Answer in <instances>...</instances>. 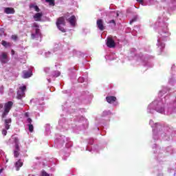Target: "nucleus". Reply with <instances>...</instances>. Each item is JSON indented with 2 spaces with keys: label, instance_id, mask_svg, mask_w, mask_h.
I'll list each match as a JSON object with an SVG mask.
<instances>
[{
  "label": "nucleus",
  "instance_id": "1",
  "mask_svg": "<svg viewBox=\"0 0 176 176\" xmlns=\"http://www.w3.org/2000/svg\"><path fill=\"white\" fill-rule=\"evenodd\" d=\"M56 25L58 30L61 31V32H67V30H65V29L61 26V25H65V18H64V16H60L58 18Z\"/></svg>",
  "mask_w": 176,
  "mask_h": 176
},
{
  "label": "nucleus",
  "instance_id": "2",
  "mask_svg": "<svg viewBox=\"0 0 176 176\" xmlns=\"http://www.w3.org/2000/svg\"><path fill=\"white\" fill-rule=\"evenodd\" d=\"M25 91H27V86L19 87L16 93L17 100H22L23 98L25 97Z\"/></svg>",
  "mask_w": 176,
  "mask_h": 176
},
{
  "label": "nucleus",
  "instance_id": "3",
  "mask_svg": "<svg viewBox=\"0 0 176 176\" xmlns=\"http://www.w3.org/2000/svg\"><path fill=\"white\" fill-rule=\"evenodd\" d=\"M12 107H13V102L9 101L4 104V111L2 114V118H5L6 116H8V113L10 112V110L12 109Z\"/></svg>",
  "mask_w": 176,
  "mask_h": 176
},
{
  "label": "nucleus",
  "instance_id": "4",
  "mask_svg": "<svg viewBox=\"0 0 176 176\" xmlns=\"http://www.w3.org/2000/svg\"><path fill=\"white\" fill-rule=\"evenodd\" d=\"M106 45L107 47L112 49L116 46V43H115V40L112 38V37H107Z\"/></svg>",
  "mask_w": 176,
  "mask_h": 176
},
{
  "label": "nucleus",
  "instance_id": "5",
  "mask_svg": "<svg viewBox=\"0 0 176 176\" xmlns=\"http://www.w3.org/2000/svg\"><path fill=\"white\" fill-rule=\"evenodd\" d=\"M0 61L1 64H8V61H9V59L8 58V54L6 52H2L1 54H0Z\"/></svg>",
  "mask_w": 176,
  "mask_h": 176
},
{
  "label": "nucleus",
  "instance_id": "6",
  "mask_svg": "<svg viewBox=\"0 0 176 176\" xmlns=\"http://www.w3.org/2000/svg\"><path fill=\"white\" fill-rule=\"evenodd\" d=\"M96 25L100 31H104L105 30V25H104V21L101 19H98L96 21Z\"/></svg>",
  "mask_w": 176,
  "mask_h": 176
},
{
  "label": "nucleus",
  "instance_id": "7",
  "mask_svg": "<svg viewBox=\"0 0 176 176\" xmlns=\"http://www.w3.org/2000/svg\"><path fill=\"white\" fill-rule=\"evenodd\" d=\"M67 22L69 23L72 27H75V25H76V16H75V15H72L67 19Z\"/></svg>",
  "mask_w": 176,
  "mask_h": 176
},
{
  "label": "nucleus",
  "instance_id": "8",
  "mask_svg": "<svg viewBox=\"0 0 176 176\" xmlns=\"http://www.w3.org/2000/svg\"><path fill=\"white\" fill-rule=\"evenodd\" d=\"M43 14L42 12H37L33 16L34 21H42Z\"/></svg>",
  "mask_w": 176,
  "mask_h": 176
},
{
  "label": "nucleus",
  "instance_id": "9",
  "mask_svg": "<svg viewBox=\"0 0 176 176\" xmlns=\"http://www.w3.org/2000/svg\"><path fill=\"white\" fill-rule=\"evenodd\" d=\"M23 79H28V78H31L32 76V72H31V70L23 71Z\"/></svg>",
  "mask_w": 176,
  "mask_h": 176
},
{
  "label": "nucleus",
  "instance_id": "10",
  "mask_svg": "<svg viewBox=\"0 0 176 176\" xmlns=\"http://www.w3.org/2000/svg\"><path fill=\"white\" fill-rule=\"evenodd\" d=\"M4 13H6V14H14V13H16V11L14 10V8L8 7L4 9Z\"/></svg>",
  "mask_w": 176,
  "mask_h": 176
},
{
  "label": "nucleus",
  "instance_id": "11",
  "mask_svg": "<svg viewBox=\"0 0 176 176\" xmlns=\"http://www.w3.org/2000/svg\"><path fill=\"white\" fill-rule=\"evenodd\" d=\"M106 101L109 104H113L116 101V98L115 96H107Z\"/></svg>",
  "mask_w": 176,
  "mask_h": 176
},
{
  "label": "nucleus",
  "instance_id": "12",
  "mask_svg": "<svg viewBox=\"0 0 176 176\" xmlns=\"http://www.w3.org/2000/svg\"><path fill=\"white\" fill-rule=\"evenodd\" d=\"M10 123H12V119L8 118L5 120V129L6 130H9L10 129Z\"/></svg>",
  "mask_w": 176,
  "mask_h": 176
},
{
  "label": "nucleus",
  "instance_id": "13",
  "mask_svg": "<svg viewBox=\"0 0 176 176\" xmlns=\"http://www.w3.org/2000/svg\"><path fill=\"white\" fill-rule=\"evenodd\" d=\"M15 167L16 168V171L20 170V167H23V162H21V160H19L18 162L15 163Z\"/></svg>",
  "mask_w": 176,
  "mask_h": 176
},
{
  "label": "nucleus",
  "instance_id": "14",
  "mask_svg": "<svg viewBox=\"0 0 176 176\" xmlns=\"http://www.w3.org/2000/svg\"><path fill=\"white\" fill-rule=\"evenodd\" d=\"M39 31H40L39 28L35 29V34L32 33V34H31L32 39H35V38H36V35H39Z\"/></svg>",
  "mask_w": 176,
  "mask_h": 176
},
{
  "label": "nucleus",
  "instance_id": "15",
  "mask_svg": "<svg viewBox=\"0 0 176 176\" xmlns=\"http://www.w3.org/2000/svg\"><path fill=\"white\" fill-rule=\"evenodd\" d=\"M1 45L2 46H4V47H10L12 46V43H8V41H1Z\"/></svg>",
  "mask_w": 176,
  "mask_h": 176
},
{
  "label": "nucleus",
  "instance_id": "16",
  "mask_svg": "<svg viewBox=\"0 0 176 176\" xmlns=\"http://www.w3.org/2000/svg\"><path fill=\"white\" fill-rule=\"evenodd\" d=\"M30 9H34L35 12H41V9H39V7H38V6H35L34 4H30Z\"/></svg>",
  "mask_w": 176,
  "mask_h": 176
},
{
  "label": "nucleus",
  "instance_id": "17",
  "mask_svg": "<svg viewBox=\"0 0 176 176\" xmlns=\"http://www.w3.org/2000/svg\"><path fill=\"white\" fill-rule=\"evenodd\" d=\"M45 2L49 3L50 6H54L55 5L54 0H45Z\"/></svg>",
  "mask_w": 176,
  "mask_h": 176
},
{
  "label": "nucleus",
  "instance_id": "18",
  "mask_svg": "<svg viewBox=\"0 0 176 176\" xmlns=\"http://www.w3.org/2000/svg\"><path fill=\"white\" fill-rule=\"evenodd\" d=\"M28 126L29 127V131L32 133V131H34V125L32 124H28Z\"/></svg>",
  "mask_w": 176,
  "mask_h": 176
},
{
  "label": "nucleus",
  "instance_id": "19",
  "mask_svg": "<svg viewBox=\"0 0 176 176\" xmlns=\"http://www.w3.org/2000/svg\"><path fill=\"white\" fill-rule=\"evenodd\" d=\"M20 151L14 150V157H19V155H20Z\"/></svg>",
  "mask_w": 176,
  "mask_h": 176
},
{
  "label": "nucleus",
  "instance_id": "20",
  "mask_svg": "<svg viewBox=\"0 0 176 176\" xmlns=\"http://www.w3.org/2000/svg\"><path fill=\"white\" fill-rule=\"evenodd\" d=\"M18 38L19 37L16 34L12 35V36H11V38L12 39V41H17Z\"/></svg>",
  "mask_w": 176,
  "mask_h": 176
},
{
  "label": "nucleus",
  "instance_id": "21",
  "mask_svg": "<svg viewBox=\"0 0 176 176\" xmlns=\"http://www.w3.org/2000/svg\"><path fill=\"white\" fill-rule=\"evenodd\" d=\"M41 176H50V175H49V173H47L46 171L43 170Z\"/></svg>",
  "mask_w": 176,
  "mask_h": 176
},
{
  "label": "nucleus",
  "instance_id": "22",
  "mask_svg": "<svg viewBox=\"0 0 176 176\" xmlns=\"http://www.w3.org/2000/svg\"><path fill=\"white\" fill-rule=\"evenodd\" d=\"M33 28H39V25H38L36 23H34L32 25Z\"/></svg>",
  "mask_w": 176,
  "mask_h": 176
},
{
  "label": "nucleus",
  "instance_id": "23",
  "mask_svg": "<svg viewBox=\"0 0 176 176\" xmlns=\"http://www.w3.org/2000/svg\"><path fill=\"white\" fill-rule=\"evenodd\" d=\"M109 24H114V25H116V22L115 21V20L112 19L109 21Z\"/></svg>",
  "mask_w": 176,
  "mask_h": 176
},
{
  "label": "nucleus",
  "instance_id": "24",
  "mask_svg": "<svg viewBox=\"0 0 176 176\" xmlns=\"http://www.w3.org/2000/svg\"><path fill=\"white\" fill-rule=\"evenodd\" d=\"M15 151H20V146H19V144H16V145H15Z\"/></svg>",
  "mask_w": 176,
  "mask_h": 176
},
{
  "label": "nucleus",
  "instance_id": "25",
  "mask_svg": "<svg viewBox=\"0 0 176 176\" xmlns=\"http://www.w3.org/2000/svg\"><path fill=\"white\" fill-rule=\"evenodd\" d=\"M135 21H137V18H133L130 21L129 24H133V23H135Z\"/></svg>",
  "mask_w": 176,
  "mask_h": 176
},
{
  "label": "nucleus",
  "instance_id": "26",
  "mask_svg": "<svg viewBox=\"0 0 176 176\" xmlns=\"http://www.w3.org/2000/svg\"><path fill=\"white\" fill-rule=\"evenodd\" d=\"M157 112H160V113H162V112H164V109L162 107L160 110L156 109Z\"/></svg>",
  "mask_w": 176,
  "mask_h": 176
},
{
  "label": "nucleus",
  "instance_id": "27",
  "mask_svg": "<svg viewBox=\"0 0 176 176\" xmlns=\"http://www.w3.org/2000/svg\"><path fill=\"white\" fill-rule=\"evenodd\" d=\"M7 129H3L2 130V134L3 135H6L8 134V131H6Z\"/></svg>",
  "mask_w": 176,
  "mask_h": 176
},
{
  "label": "nucleus",
  "instance_id": "28",
  "mask_svg": "<svg viewBox=\"0 0 176 176\" xmlns=\"http://www.w3.org/2000/svg\"><path fill=\"white\" fill-rule=\"evenodd\" d=\"M27 122H28V123H29V124H32V119L29 118H28Z\"/></svg>",
  "mask_w": 176,
  "mask_h": 176
},
{
  "label": "nucleus",
  "instance_id": "29",
  "mask_svg": "<svg viewBox=\"0 0 176 176\" xmlns=\"http://www.w3.org/2000/svg\"><path fill=\"white\" fill-rule=\"evenodd\" d=\"M137 1H138L139 3H141L142 5L144 4V0H137Z\"/></svg>",
  "mask_w": 176,
  "mask_h": 176
},
{
  "label": "nucleus",
  "instance_id": "30",
  "mask_svg": "<svg viewBox=\"0 0 176 176\" xmlns=\"http://www.w3.org/2000/svg\"><path fill=\"white\" fill-rule=\"evenodd\" d=\"M25 116L26 118H28V116H30V115L28 114V113H25Z\"/></svg>",
  "mask_w": 176,
  "mask_h": 176
},
{
  "label": "nucleus",
  "instance_id": "31",
  "mask_svg": "<svg viewBox=\"0 0 176 176\" xmlns=\"http://www.w3.org/2000/svg\"><path fill=\"white\" fill-rule=\"evenodd\" d=\"M11 53H12V56L14 55V50H11Z\"/></svg>",
  "mask_w": 176,
  "mask_h": 176
},
{
  "label": "nucleus",
  "instance_id": "32",
  "mask_svg": "<svg viewBox=\"0 0 176 176\" xmlns=\"http://www.w3.org/2000/svg\"><path fill=\"white\" fill-rule=\"evenodd\" d=\"M0 108H3V105L2 104H0Z\"/></svg>",
  "mask_w": 176,
  "mask_h": 176
},
{
  "label": "nucleus",
  "instance_id": "33",
  "mask_svg": "<svg viewBox=\"0 0 176 176\" xmlns=\"http://www.w3.org/2000/svg\"><path fill=\"white\" fill-rule=\"evenodd\" d=\"M3 171V169H0V174Z\"/></svg>",
  "mask_w": 176,
  "mask_h": 176
},
{
  "label": "nucleus",
  "instance_id": "34",
  "mask_svg": "<svg viewBox=\"0 0 176 176\" xmlns=\"http://www.w3.org/2000/svg\"><path fill=\"white\" fill-rule=\"evenodd\" d=\"M119 16V14L118 13H117V17H118Z\"/></svg>",
  "mask_w": 176,
  "mask_h": 176
},
{
  "label": "nucleus",
  "instance_id": "35",
  "mask_svg": "<svg viewBox=\"0 0 176 176\" xmlns=\"http://www.w3.org/2000/svg\"><path fill=\"white\" fill-rule=\"evenodd\" d=\"M1 87H2V90H3V86H2Z\"/></svg>",
  "mask_w": 176,
  "mask_h": 176
},
{
  "label": "nucleus",
  "instance_id": "36",
  "mask_svg": "<svg viewBox=\"0 0 176 176\" xmlns=\"http://www.w3.org/2000/svg\"><path fill=\"white\" fill-rule=\"evenodd\" d=\"M0 93H3V91H0Z\"/></svg>",
  "mask_w": 176,
  "mask_h": 176
}]
</instances>
